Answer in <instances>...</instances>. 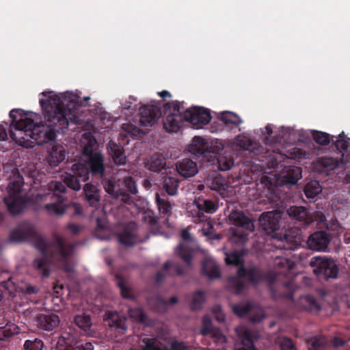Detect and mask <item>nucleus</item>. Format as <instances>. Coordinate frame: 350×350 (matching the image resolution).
<instances>
[{
  "mask_svg": "<svg viewBox=\"0 0 350 350\" xmlns=\"http://www.w3.org/2000/svg\"><path fill=\"white\" fill-rule=\"evenodd\" d=\"M90 96L83 99L75 94H70L62 101L54 102L55 107L46 109L51 100H40L42 108L45 111V124H36L33 120L22 114L23 110L14 109L10 111L9 116L12 119L10 125V135L12 140L21 142L25 136L29 137L38 145H43L55 139L56 133H64L65 129L70 125L80 124L81 119L78 116L79 109L88 106Z\"/></svg>",
  "mask_w": 350,
  "mask_h": 350,
  "instance_id": "f257e3e1",
  "label": "nucleus"
},
{
  "mask_svg": "<svg viewBox=\"0 0 350 350\" xmlns=\"http://www.w3.org/2000/svg\"><path fill=\"white\" fill-rule=\"evenodd\" d=\"M10 240L14 242L33 241L41 257L34 259L33 265L44 278L50 275L49 264L53 262H65L72 256L77 243H67L60 236L56 235L53 241L48 242L39 235L30 225L14 229L10 234Z\"/></svg>",
  "mask_w": 350,
  "mask_h": 350,
  "instance_id": "f03ea898",
  "label": "nucleus"
},
{
  "mask_svg": "<svg viewBox=\"0 0 350 350\" xmlns=\"http://www.w3.org/2000/svg\"><path fill=\"white\" fill-rule=\"evenodd\" d=\"M105 159L100 152L92 154L85 157L84 162L75 163L72 165L73 174L66 173L64 181L67 187L79 191L81 188V182L89 180L90 174L92 177L102 178L105 174Z\"/></svg>",
  "mask_w": 350,
  "mask_h": 350,
  "instance_id": "7ed1b4c3",
  "label": "nucleus"
},
{
  "mask_svg": "<svg viewBox=\"0 0 350 350\" xmlns=\"http://www.w3.org/2000/svg\"><path fill=\"white\" fill-rule=\"evenodd\" d=\"M4 177L9 181L7 196L3 201L12 215L20 213L23 209L25 202L20 193L23 187V177L14 163H7L3 165Z\"/></svg>",
  "mask_w": 350,
  "mask_h": 350,
  "instance_id": "20e7f679",
  "label": "nucleus"
},
{
  "mask_svg": "<svg viewBox=\"0 0 350 350\" xmlns=\"http://www.w3.org/2000/svg\"><path fill=\"white\" fill-rule=\"evenodd\" d=\"M237 276H230L228 280V287L236 294H240L245 288L246 284L242 280L245 278L247 281L254 285L258 284L264 280V275L260 270L256 267H239Z\"/></svg>",
  "mask_w": 350,
  "mask_h": 350,
  "instance_id": "39448f33",
  "label": "nucleus"
},
{
  "mask_svg": "<svg viewBox=\"0 0 350 350\" xmlns=\"http://www.w3.org/2000/svg\"><path fill=\"white\" fill-rule=\"evenodd\" d=\"M177 254L185 262L186 266L183 267L178 263H172L170 261H167L164 263L161 270L157 271L155 277L157 283H161L165 277L169 269L172 267L178 275H183L186 273L188 269L191 267V260L193 257V250L191 247L186 245L184 243H180L177 247Z\"/></svg>",
  "mask_w": 350,
  "mask_h": 350,
  "instance_id": "423d86ee",
  "label": "nucleus"
},
{
  "mask_svg": "<svg viewBox=\"0 0 350 350\" xmlns=\"http://www.w3.org/2000/svg\"><path fill=\"white\" fill-rule=\"evenodd\" d=\"M230 221L237 228L232 229V234L230 237L232 242L236 244H242L247 241L248 232L245 230L252 232L254 230L253 221L247 217L243 212L238 211H232L228 216Z\"/></svg>",
  "mask_w": 350,
  "mask_h": 350,
  "instance_id": "0eeeda50",
  "label": "nucleus"
},
{
  "mask_svg": "<svg viewBox=\"0 0 350 350\" xmlns=\"http://www.w3.org/2000/svg\"><path fill=\"white\" fill-rule=\"evenodd\" d=\"M49 192L45 195V198H50L52 202L45 205V209L50 215H63L66 211L64 204L65 197L64 194L66 191L64 184L58 181H52L49 184Z\"/></svg>",
  "mask_w": 350,
  "mask_h": 350,
  "instance_id": "6e6552de",
  "label": "nucleus"
},
{
  "mask_svg": "<svg viewBox=\"0 0 350 350\" xmlns=\"http://www.w3.org/2000/svg\"><path fill=\"white\" fill-rule=\"evenodd\" d=\"M224 150L223 143L215 139L208 142L205 139L200 136H195L193 138L192 143L189 146V152L197 157H202L207 159L208 161L212 159V155L219 153Z\"/></svg>",
  "mask_w": 350,
  "mask_h": 350,
  "instance_id": "1a4fd4ad",
  "label": "nucleus"
},
{
  "mask_svg": "<svg viewBox=\"0 0 350 350\" xmlns=\"http://www.w3.org/2000/svg\"><path fill=\"white\" fill-rule=\"evenodd\" d=\"M310 265L314 267L313 271L319 278L327 280L329 278H336L338 276V268L335 262L330 258L315 256L311 259Z\"/></svg>",
  "mask_w": 350,
  "mask_h": 350,
  "instance_id": "9d476101",
  "label": "nucleus"
},
{
  "mask_svg": "<svg viewBox=\"0 0 350 350\" xmlns=\"http://www.w3.org/2000/svg\"><path fill=\"white\" fill-rule=\"evenodd\" d=\"M185 342L174 340L167 347L158 337H145L142 339L139 349L131 348L130 350H187Z\"/></svg>",
  "mask_w": 350,
  "mask_h": 350,
  "instance_id": "9b49d317",
  "label": "nucleus"
},
{
  "mask_svg": "<svg viewBox=\"0 0 350 350\" xmlns=\"http://www.w3.org/2000/svg\"><path fill=\"white\" fill-rule=\"evenodd\" d=\"M105 191L113 199L120 200L124 204H131L133 200L129 194L120 189L115 178H107L105 174L100 178Z\"/></svg>",
  "mask_w": 350,
  "mask_h": 350,
  "instance_id": "f8f14e48",
  "label": "nucleus"
},
{
  "mask_svg": "<svg viewBox=\"0 0 350 350\" xmlns=\"http://www.w3.org/2000/svg\"><path fill=\"white\" fill-rule=\"evenodd\" d=\"M117 237L120 243L126 247L143 241L137 234V224L132 221L124 224L117 232Z\"/></svg>",
  "mask_w": 350,
  "mask_h": 350,
  "instance_id": "ddd939ff",
  "label": "nucleus"
},
{
  "mask_svg": "<svg viewBox=\"0 0 350 350\" xmlns=\"http://www.w3.org/2000/svg\"><path fill=\"white\" fill-rule=\"evenodd\" d=\"M184 115L185 120L190 122L198 129L208 124L211 120L209 111L203 107H190L185 109Z\"/></svg>",
  "mask_w": 350,
  "mask_h": 350,
  "instance_id": "4468645a",
  "label": "nucleus"
},
{
  "mask_svg": "<svg viewBox=\"0 0 350 350\" xmlns=\"http://www.w3.org/2000/svg\"><path fill=\"white\" fill-rule=\"evenodd\" d=\"M57 350H94L93 345L90 342L81 343L76 337L68 332L63 333L57 343Z\"/></svg>",
  "mask_w": 350,
  "mask_h": 350,
  "instance_id": "2eb2a0df",
  "label": "nucleus"
},
{
  "mask_svg": "<svg viewBox=\"0 0 350 350\" xmlns=\"http://www.w3.org/2000/svg\"><path fill=\"white\" fill-rule=\"evenodd\" d=\"M161 116V107L158 105H145L139 108V123L142 126H153Z\"/></svg>",
  "mask_w": 350,
  "mask_h": 350,
  "instance_id": "dca6fc26",
  "label": "nucleus"
},
{
  "mask_svg": "<svg viewBox=\"0 0 350 350\" xmlns=\"http://www.w3.org/2000/svg\"><path fill=\"white\" fill-rule=\"evenodd\" d=\"M195 203L198 209L194 217L195 222H202L208 219V217L204 214V212L213 214L215 213L218 208L217 203L213 200L206 199L204 198H198L196 200Z\"/></svg>",
  "mask_w": 350,
  "mask_h": 350,
  "instance_id": "f3484780",
  "label": "nucleus"
},
{
  "mask_svg": "<svg viewBox=\"0 0 350 350\" xmlns=\"http://www.w3.org/2000/svg\"><path fill=\"white\" fill-rule=\"evenodd\" d=\"M279 215L273 212H264L259 219L262 229L273 237L277 236V231L280 229Z\"/></svg>",
  "mask_w": 350,
  "mask_h": 350,
  "instance_id": "a211bd4d",
  "label": "nucleus"
},
{
  "mask_svg": "<svg viewBox=\"0 0 350 350\" xmlns=\"http://www.w3.org/2000/svg\"><path fill=\"white\" fill-rule=\"evenodd\" d=\"M329 233L325 231H317L312 233L307 241L310 249L316 251H325L330 242Z\"/></svg>",
  "mask_w": 350,
  "mask_h": 350,
  "instance_id": "6ab92c4d",
  "label": "nucleus"
},
{
  "mask_svg": "<svg viewBox=\"0 0 350 350\" xmlns=\"http://www.w3.org/2000/svg\"><path fill=\"white\" fill-rule=\"evenodd\" d=\"M235 332L241 344L237 345L234 350H258L254 345L253 335L250 329L240 325L235 328Z\"/></svg>",
  "mask_w": 350,
  "mask_h": 350,
  "instance_id": "aec40b11",
  "label": "nucleus"
},
{
  "mask_svg": "<svg viewBox=\"0 0 350 350\" xmlns=\"http://www.w3.org/2000/svg\"><path fill=\"white\" fill-rule=\"evenodd\" d=\"M83 190L85 202L90 206L97 208L100 201V190L90 183H85Z\"/></svg>",
  "mask_w": 350,
  "mask_h": 350,
  "instance_id": "412c9836",
  "label": "nucleus"
},
{
  "mask_svg": "<svg viewBox=\"0 0 350 350\" xmlns=\"http://www.w3.org/2000/svg\"><path fill=\"white\" fill-rule=\"evenodd\" d=\"M36 321L41 329L48 332L53 331L60 323L59 316L54 313L40 314Z\"/></svg>",
  "mask_w": 350,
  "mask_h": 350,
  "instance_id": "4be33fe9",
  "label": "nucleus"
},
{
  "mask_svg": "<svg viewBox=\"0 0 350 350\" xmlns=\"http://www.w3.org/2000/svg\"><path fill=\"white\" fill-rule=\"evenodd\" d=\"M200 333L204 336H211L218 342L225 341V336L222 334L219 329L212 325L211 318L206 315L202 318V327Z\"/></svg>",
  "mask_w": 350,
  "mask_h": 350,
  "instance_id": "5701e85b",
  "label": "nucleus"
},
{
  "mask_svg": "<svg viewBox=\"0 0 350 350\" xmlns=\"http://www.w3.org/2000/svg\"><path fill=\"white\" fill-rule=\"evenodd\" d=\"M176 170L184 178H190L198 172L197 164L191 159L185 158L176 163Z\"/></svg>",
  "mask_w": 350,
  "mask_h": 350,
  "instance_id": "b1692460",
  "label": "nucleus"
},
{
  "mask_svg": "<svg viewBox=\"0 0 350 350\" xmlns=\"http://www.w3.org/2000/svg\"><path fill=\"white\" fill-rule=\"evenodd\" d=\"M155 203L161 215L167 217L172 215L174 204L170 200L169 196H167L164 192L156 193Z\"/></svg>",
  "mask_w": 350,
  "mask_h": 350,
  "instance_id": "393cba45",
  "label": "nucleus"
},
{
  "mask_svg": "<svg viewBox=\"0 0 350 350\" xmlns=\"http://www.w3.org/2000/svg\"><path fill=\"white\" fill-rule=\"evenodd\" d=\"M179 180L173 176H163L161 187L158 192H164L167 196H174L178 193Z\"/></svg>",
  "mask_w": 350,
  "mask_h": 350,
  "instance_id": "a878e982",
  "label": "nucleus"
},
{
  "mask_svg": "<svg viewBox=\"0 0 350 350\" xmlns=\"http://www.w3.org/2000/svg\"><path fill=\"white\" fill-rule=\"evenodd\" d=\"M183 120L184 114L167 113L163 120V126L169 133L177 132L181 127Z\"/></svg>",
  "mask_w": 350,
  "mask_h": 350,
  "instance_id": "bb28decb",
  "label": "nucleus"
},
{
  "mask_svg": "<svg viewBox=\"0 0 350 350\" xmlns=\"http://www.w3.org/2000/svg\"><path fill=\"white\" fill-rule=\"evenodd\" d=\"M201 272L210 280L218 279L221 277L219 266L210 258H206L202 261Z\"/></svg>",
  "mask_w": 350,
  "mask_h": 350,
  "instance_id": "cd10ccee",
  "label": "nucleus"
},
{
  "mask_svg": "<svg viewBox=\"0 0 350 350\" xmlns=\"http://www.w3.org/2000/svg\"><path fill=\"white\" fill-rule=\"evenodd\" d=\"M107 150L116 165H121L126 163V155L123 147L112 141L107 144Z\"/></svg>",
  "mask_w": 350,
  "mask_h": 350,
  "instance_id": "c85d7f7f",
  "label": "nucleus"
},
{
  "mask_svg": "<svg viewBox=\"0 0 350 350\" xmlns=\"http://www.w3.org/2000/svg\"><path fill=\"white\" fill-rule=\"evenodd\" d=\"M301 178V168L297 166L287 167L281 176L282 185H293Z\"/></svg>",
  "mask_w": 350,
  "mask_h": 350,
  "instance_id": "c756f323",
  "label": "nucleus"
},
{
  "mask_svg": "<svg viewBox=\"0 0 350 350\" xmlns=\"http://www.w3.org/2000/svg\"><path fill=\"white\" fill-rule=\"evenodd\" d=\"M66 150L62 145H53L47 157V161L51 167L57 166L65 159Z\"/></svg>",
  "mask_w": 350,
  "mask_h": 350,
  "instance_id": "7c9ffc66",
  "label": "nucleus"
},
{
  "mask_svg": "<svg viewBox=\"0 0 350 350\" xmlns=\"http://www.w3.org/2000/svg\"><path fill=\"white\" fill-rule=\"evenodd\" d=\"M166 165L165 159L161 154L155 153L146 161V167L152 172H160Z\"/></svg>",
  "mask_w": 350,
  "mask_h": 350,
  "instance_id": "2f4dec72",
  "label": "nucleus"
},
{
  "mask_svg": "<svg viewBox=\"0 0 350 350\" xmlns=\"http://www.w3.org/2000/svg\"><path fill=\"white\" fill-rule=\"evenodd\" d=\"M126 319L125 317L120 315L116 312H109L108 314V324L109 327L115 329H121L125 331L127 329L126 323Z\"/></svg>",
  "mask_w": 350,
  "mask_h": 350,
  "instance_id": "473e14b6",
  "label": "nucleus"
},
{
  "mask_svg": "<svg viewBox=\"0 0 350 350\" xmlns=\"http://www.w3.org/2000/svg\"><path fill=\"white\" fill-rule=\"evenodd\" d=\"M288 216L297 221H306L308 217V212L304 206H292L286 211Z\"/></svg>",
  "mask_w": 350,
  "mask_h": 350,
  "instance_id": "72a5a7b5",
  "label": "nucleus"
},
{
  "mask_svg": "<svg viewBox=\"0 0 350 350\" xmlns=\"http://www.w3.org/2000/svg\"><path fill=\"white\" fill-rule=\"evenodd\" d=\"M221 151L217 154H215H215H213L212 159L213 160L215 159H216L218 165V170L220 171L228 170L234 164L233 159L230 157L221 154Z\"/></svg>",
  "mask_w": 350,
  "mask_h": 350,
  "instance_id": "f704fd0d",
  "label": "nucleus"
},
{
  "mask_svg": "<svg viewBox=\"0 0 350 350\" xmlns=\"http://www.w3.org/2000/svg\"><path fill=\"white\" fill-rule=\"evenodd\" d=\"M221 120L226 125H230L232 127L237 126L241 124L242 120L236 113L230 111H224L221 113Z\"/></svg>",
  "mask_w": 350,
  "mask_h": 350,
  "instance_id": "c9c22d12",
  "label": "nucleus"
},
{
  "mask_svg": "<svg viewBox=\"0 0 350 350\" xmlns=\"http://www.w3.org/2000/svg\"><path fill=\"white\" fill-rule=\"evenodd\" d=\"M236 144L241 148L245 150H249L254 152V149L257 146V144L254 143L249 137L243 135H238L236 139Z\"/></svg>",
  "mask_w": 350,
  "mask_h": 350,
  "instance_id": "e433bc0d",
  "label": "nucleus"
},
{
  "mask_svg": "<svg viewBox=\"0 0 350 350\" xmlns=\"http://www.w3.org/2000/svg\"><path fill=\"white\" fill-rule=\"evenodd\" d=\"M304 193L308 198H314L321 192V187L317 180L308 183L304 189Z\"/></svg>",
  "mask_w": 350,
  "mask_h": 350,
  "instance_id": "4c0bfd02",
  "label": "nucleus"
},
{
  "mask_svg": "<svg viewBox=\"0 0 350 350\" xmlns=\"http://www.w3.org/2000/svg\"><path fill=\"white\" fill-rule=\"evenodd\" d=\"M225 261L227 265H235L239 267L244 266V259L241 252L234 251L230 254H226Z\"/></svg>",
  "mask_w": 350,
  "mask_h": 350,
  "instance_id": "58836bf2",
  "label": "nucleus"
},
{
  "mask_svg": "<svg viewBox=\"0 0 350 350\" xmlns=\"http://www.w3.org/2000/svg\"><path fill=\"white\" fill-rule=\"evenodd\" d=\"M75 323L79 328H81L85 332L89 331L92 326L90 317L85 314L76 315L75 317Z\"/></svg>",
  "mask_w": 350,
  "mask_h": 350,
  "instance_id": "ea45409f",
  "label": "nucleus"
},
{
  "mask_svg": "<svg viewBox=\"0 0 350 350\" xmlns=\"http://www.w3.org/2000/svg\"><path fill=\"white\" fill-rule=\"evenodd\" d=\"M334 144L336 150L342 153L343 157L346 155L350 159V138L337 139Z\"/></svg>",
  "mask_w": 350,
  "mask_h": 350,
  "instance_id": "a19ab883",
  "label": "nucleus"
},
{
  "mask_svg": "<svg viewBox=\"0 0 350 350\" xmlns=\"http://www.w3.org/2000/svg\"><path fill=\"white\" fill-rule=\"evenodd\" d=\"M18 328L14 324H7L0 327V340H5L18 332Z\"/></svg>",
  "mask_w": 350,
  "mask_h": 350,
  "instance_id": "79ce46f5",
  "label": "nucleus"
},
{
  "mask_svg": "<svg viewBox=\"0 0 350 350\" xmlns=\"http://www.w3.org/2000/svg\"><path fill=\"white\" fill-rule=\"evenodd\" d=\"M252 309L253 306L249 302L245 304H236L232 306V310L234 313L240 317L250 314Z\"/></svg>",
  "mask_w": 350,
  "mask_h": 350,
  "instance_id": "37998d69",
  "label": "nucleus"
},
{
  "mask_svg": "<svg viewBox=\"0 0 350 350\" xmlns=\"http://www.w3.org/2000/svg\"><path fill=\"white\" fill-rule=\"evenodd\" d=\"M43 347V341L38 338L27 339L25 341L23 345L24 350H42Z\"/></svg>",
  "mask_w": 350,
  "mask_h": 350,
  "instance_id": "c03bdc74",
  "label": "nucleus"
},
{
  "mask_svg": "<svg viewBox=\"0 0 350 350\" xmlns=\"http://www.w3.org/2000/svg\"><path fill=\"white\" fill-rule=\"evenodd\" d=\"M204 301L205 297L203 291H196L193 295V299L191 303V310H198L201 309Z\"/></svg>",
  "mask_w": 350,
  "mask_h": 350,
  "instance_id": "a18cd8bd",
  "label": "nucleus"
},
{
  "mask_svg": "<svg viewBox=\"0 0 350 350\" xmlns=\"http://www.w3.org/2000/svg\"><path fill=\"white\" fill-rule=\"evenodd\" d=\"M165 110H170L168 113L184 114L185 108L183 102L180 103L178 100L167 103L165 104Z\"/></svg>",
  "mask_w": 350,
  "mask_h": 350,
  "instance_id": "49530a36",
  "label": "nucleus"
},
{
  "mask_svg": "<svg viewBox=\"0 0 350 350\" xmlns=\"http://www.w3.org/2000/svg\"><path fill=\"white\" fill-rule=\"evenodd\" d=\"M312 136L315 142L321 146L328 145L330 142L329 135L325 132L313 131Z\"/></svg>",
  "mask_w": 350,
  "mask_h": 350,
  "instance_id": "de8ad7c7",
  "label": "nucleus"
},
{
  "mask_svg": "<svg viewBox=\"0 0 350 350\" xmlns=\"http://www.w3.org/2000/svg\"><path fill=\"white\" fill-rule=\"evenodd\" d=\"M116 284L120 290L121 295L123 297L130 299L132 297L131 289L124 284V278L119 274L116 275Z\"/></svg>",
  "mask_w": 350,
  "mask_h": 350,
  "instance_id": "09e8293b",
  "label": "nucleus"
},
{
  "mask_svg": "<svg viewBox=\"0 0 350 350\" xmlns=\"http://www.w3.org/2000/svg\"><path fill=\"white\" fill-rule=\"evenodd\" d=\"M128 313L129 317L136 321L144 323L146 321V314L139 308H129Z\"/></svg>",
  "mask_w": 350,
  "mask_h": 350,
  "instance_id": "8fccbe9b",
  "label": "nucleus"
},
{
  "mask_svg": "<svg viewBox=\"0 0 350 350\" xmlns=\"http://www.w3.org/2000/svg\"><path fill=\"white\" fill-rule=\"evenodd\" d=\"M304 301L306 304V309L310 312H319L321 310L320 305L312 295H306L304 298Z\"/></svg>",
  "mask_w": 350,
  "mask_h": 350,
  "instance_id": "3c124183",
  "label": "nucleus"
},
{
  "mask_svg": "<svg viewBox=\"0 0 350 350\" xmlns=\"http://www.w3.org/2000/svg\"><path fill=\"white\" fill-rule=\"evenodd\" d=\"M96 144V140L94 137H90L88 142L84 145L83 148V155L84 157L92 155V154H96L99 152L98 151H95L94 150V147Z\"/></svg>",
  "mask_w": 350,
  "mask_h": 350,
  "instance_id": "603ef678",
  "label": "nucleus"
},
{
  "mask_svg": "<svg viewBox=\"0 0 350 350\" xmlns=\"http://www.w3.org/2000/svg\"><path fill=\"white\" fill-rule=\"evenodd\" d=\"M156 303L158 305L157 310H165L169 304H174L178 301V299L176 297L173 296L170 298L169 300H166L163 299L161 297H157L155 299Z\"/></svg>",
  "mask_w": 350,
  "mask_h": 350,
  "instance_id": "864d4df0",
  "label": "nucleus"
},
{
  "mask_svg": "<svg viewBox=\"0 0 350 350\" xmlns=\"http://www.w3.org/2000/svg\"><path fill=\"white\" fill-rule=\"evenodd\" d=\"M137 98L133 96H130L129 97V100H126L124 103H122L121 107L122 110H127L129 111L131 114L134 113L137 110V105L135 104L133 105V102H136Z\"/></svg>",
  "mask_w": 350,
  "mask_h": 350,
  "instance_id": "5fc2aeb1",
  "label": "nucleus"
},
{
  "mask_svg": "<svg viewBox=\"0 0 350 350\" xmlns=\"http://www.w3.org/2000/svg\"><path fill=\"white\" fill-rule=\"evenodd\" d=\"M124 183L127 190L131 194H136L138 192L136 183L133 178L131 176L125 178L124 180Z\"/></svg>",
  "mask_w": 350,
  "mask_h": 350,
  "instance_id": "6e6d98bb",
  "label": "nucleus"
},
{
  "mask_svg": "<svg viewBox=\"0 0 350 350\" xmlns=\"http://www.w3.org/2000/svg\"><path fill=\"white\" fill-rule=\"evenodd\" d=\"M143 220L149 225L154 226L158 222V217L155 216L152 211H146L144 214Z\"/></svg>",
  "mask_w": 350,
  "mask_h": 350,
  "instance_id": "4d7b16f0",
  "label": "nucleus"
},
{
  "mask_svg": "<svg viewBox=\"0 0 350 350\" xmlns=\"http://www.w3.org/2000/svg\"><path fill=\"white\" fill-rule=\"evenodd\" d=\"M323 347V342L320 338L312 339L308 342V350H322Z\"/></svg>",
  "mask_w": 350,
  "mask_h": 350,
  "instance_id": "13d9d810",
  "label": "nucleus"
},
{
  "mask_svg": "<svg viewBox=\"0 0 350 350\" xmlns=\"http://www.w3.org/2000/svg\"><path fill=\"white\" fill-rule=\"evenodd\" d=\"M280 347L282 350H296L293 340L288 338H282Z\"/></svg>",
  "mask_w": 350,
  "mask_h": 350,
  "instance_id": "bf43d9fd",
  "label": "nucleus"
},
{
  "mask_svg": "<svg viewBox=\"0 0 350 350\" xmlns=\"http://www.w3.org/2000/svg\"><path fill=\"white\" fill-rule=\"evenodd\" d=\"M224 187V183L222 182V179L220 177H215L214 179L211 180V183L210 185V188L212 190H220Z\"/></svg>",
  "mask_w": 350,
  "mask_h": 350,
  "instance_id": "052dcab7",
  "label": "nucleus"
},
{
  "mask_svg": "<svg viewBox=\"0 0 350 350\" xmlns=\"http://www.w3.org/2000/svg\"><path fill=\"white\" fill-rule=\"evenodd\" d=\"M275 264L280 267L291 269V262L287 258H277Z\"/></svg>",
  "mask_w": 350,
  "mask_h": 350,
  "instance_id": "680f3d73",
  "label": "nucleus"
},
{
  "mask_svg": "<svg viewBox=\"0 0 350 350\" xmlns=\"http://www.w3.org/2000/svg\"><path fill=\"white\" fill-rule=\"evenodd\" d=\"M205 221L206 222L203 226L202 230L204 231V234L206 236H211L214 230L213 226L211 221H207V220Z\"/></svg>",
  "mask_w": 350,
  "mask_h": 350,
  "instance_id": "e2e57ef3",
  "label": "nucleus"
},
{
  "mask_svg": "<svg viewBox=\"0 0 350 350\" xmlns=\"http://www.w3.org/2000/svg\"><path fill=\"white\" fill-rule=\"evenodd\" d=\"M67 228L73 234H77L81 230V227L77 224L70 223L67 225Z\"/></svg>",
  "mask_w": 350,
  "mask_h": 350,
  "instance_id": "0e129e2a",
  "label": "nucleus"
},
{
  "mask_svg": "<svg viewBox=\"0 0 350 350\" xmlns=\"http://www.w3.org/2000/svg\"><path fill=\"white\" fill-rule=\"evenodd\" d=\"M181 238L187 242H190L192 240L191 235L187 229H183L181 231Z\"/></svg>",
  "mask_w": 350,
  "mask_h": 350,
  "instance_id": "69168bd1",
  "label": "nucleus"
},
{
  "mask_svg": "<svg viewBox=\"0 0 350 350\" xmlns=\"http://www.w3.org/2000/svg\"><path fill=\"white\" fill-rule=\"evenodd\" d=\"M38 291H39V289L36 286H31V285L27 286L25 289V293H27L28 295L36 294V293H38Z\"/></svg>",
  "mask_w": 350,
  "mask_h": 350,
  "instance_id": "338daca9",
  "label": "nucleus"
},
{
  "mask_svg": "<svg viewBox=\"0 0 350 350\" xmlns=\"http://www.w3.org/2000/svg\"><path fill=\"white\" fill-rule=\"evenodd\" d=\"M7 137L6 129L3 125H0V141L5 140Z\"/></svg>",
  "mask_w": 350,
  "mask_h": 350,
  "instance_id": "774afa93",
  "label": "nucleus"
}]
</instances>
